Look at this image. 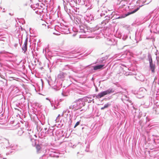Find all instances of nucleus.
I'll return each mask as SVG.
<instances>
[{
  "mask_svg": "<svg viewBox=\"0 0 159 159\" xmlns=\"http://www.w3.org/2000/svg\"><path fill=\"white\" fill-rule=\"evenodd\" d=\"M114 92V91L112 89H110L105 91H103L100 93L96 95V97L98 98H100L103 97L105 95L109 94L111 93H113Z\"/></svg>",
  "mask_w": 159,
  "mask_h": 159,
  "instance_id": "1",
  "label": "nucleus"
},
{
  "mask_svg": "<svg viewBox=\"0 0 159 159\" xmlns=\"http://www.w3.org/2000/svg\"><path fill=\"white\" fill-rule=\"evenodd\" d=\"M150 68L152 72H154V70L155 68V65L153 64L152 62V57H151L149 60Z\"/></svg>",
  "mask_w": 159,
  "mask_h": 159,
  "instance_id": "2",
  "label": "nucleus"
},
{
  "mask_svg": "<svg viewBox=\"0 0 159 159\" xmlns=\"http://www.w3.org/2000/svg\"><path fill=\"white\" fill-rule=\"evenodd\" d=\"M27 42L28 38H27L25 39L23 46L22 48V49L24 52H25L27 50Z\"/></svg>",
  "mask_w": 159,
  "mask_h": 159,
  "instance_id": "3",
  "label": "nucleus"
},
{
  "mask_svg": "<svg viewBox=\"0 0 159 159\" xmlns=\"http://www.w3.org/2000/svg\"><path fill=\"white\" fill-rule=\"evenodd\" d=\"M104 66V65H101L94 66L93 67V69L94 70H97L101 69Z\"/></svg>",
  "mask_w": 159,
  "mask_h": 159,
  "instance_id": "4",
  "label": "nucleus"
},
{
  "mask_svg": "<svg viewBox=\"0 0 159 159\" xmlns=\"http://www.w3.org/2000/svg\"><path fill=\"white\" fill-rule=\"evenodd\" d=\"M139 9V8H137L136 9L134 10L133 11H131V12H130L128 13L127 14H125V16H127L130 14H133V13H135V12H136Z\"/></svg>",
  "mask_w": 159,
  "mask_h": 159,
  "instance_id": "5",
  "label": "nucleus"
},
{
  "mask_svg": "<svg viewBox=\"0 0 159 159\" xmlns=\"http://www.w3.org/2000/svg\"><path fill=\"white\" fill-rule=\"evenodd\" d=\"M48 25L46 26V25L45 24H43L41 26L40 28L42 29H44L45 28L46 29L47 27L48 28Z\"/></svg>",
  "mask_w": 159,
  "mask_h": 159,
  "instance_id": "6",
  "label": "nucleus"
},
{
  "mask_svg": "<svg viewBox=\"0 0 159 159\" xmlns=\"http://www.w3.org/2000/svg\"><path fill=\"white\" fill-rule=\"evenodd\" d=\"M36 148L37 149V152H38L41 148V146L39 144L37 145H36Z\"/></svg>",
  "mask_w": 159,
  "mask_h": 159,
  "instance_id": "7",
  "label": "nucleus"
},
{
  "mask_svg": "<svg viewBox=\"0 0 159 159\" xmlns=\"http://www.w3.org/2000/svg\"><path fill=\"white\" fill-rule=\"evenodd\" d=\"M109 106V104H107L105 105L104 107H102L101 108V109L103 110L105 108L108 107Z\"/></svg>",
  "mask_w": 159,
  "mask_h": 159,
  "instance_id": "8",
  "label": "nucleus"
},
{
  "mask_svg": "<svg viewBox=\"0 0 159 159\" xmlns=\"http://www.w3.org/2000/svg\"><path fill=\"white\" fill-rule=\"evenodd\" d=\"M82 98H80V99H79L78 100H76L75 102H80V103L81 102H82Z\"/></svg>",
  "mask_w": 159,
  "mask_h": 159,
  "instance_id": "9",
  "label": "nucleus"
},
{
  "mask_svg": "<svg viewBox=\"0 0 159 159\" xmlns=\"http://www.w3.org/2000/svg\"><path fill=\"white\" fill-rule=\"evenodd\" d=\"M80 123V121L77 122L75 124V125L74 126V128H75L76 126H77L78 125H79Z\"/></svg>",
  "mask_w": 159,
  "mask_h": 159,
  "instance_id": "10",
  "label": "nucleus"
},
{
  "mask_svg": "<svg viewBox=\"0 0 159 159\" xmlns=\"http://www.w3.org/2000/svg\"><path fill=\"white\" fill-rule=\"evenodd\" d=\"M60 116V114L58 115V116H57V117H59Z\"/></svg>",
  "mask_w": 159,
  "mask_h": 159,
  "instance_id": "11",
  "label": "nucleus"
},
{
  "mask_svg": "<svg viewBox=\"0 0 159 159\" xmlns=\"http://www.w3.org/2000/svg\"><path fill=\"white\" fill-rule=\"evenodd\" d=\"M125 4H124L122 6V7H123L124 6H125Z\"/></svg>",
  "mask_w": 159,
  "mask_h": 159,
  "instance_id": "12",
  "label": "nucleus"
}]
</instances>
